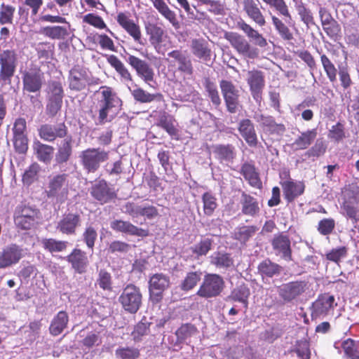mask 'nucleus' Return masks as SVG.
Masks as SVG:
<instances>
[{
    "label": "nucleus",
    "mask_w": 359,
    "mask_h": 359,
    "mask_svg": "<svg viewBox=\"0 0 359 359\" xmlns=\"http://www.w3.org/2000/svg\"><path fill=\"white\" fill-rule=\"evenodd\" d=\"M219 87L227 111L231 114L236 113L240 105L239 90L232 81L225 79L219 81Z\"/></svg>",
    "instance_id": "13"
},
{
    "label": "nucleus",
    "mask_w": 359,
    "mask_h": 359,
    "mask_svg": "<svg viewBox=\"0 0 359 359\" xmlns=\"http://www.w3.org/2000/svg\"><path fill=\"white\" fill-rule=\"evenodd\" d=\"M258 121L263 128H266L271 133H283L285 131V126L283 123H277L273 117L261 114Z\"/></svg>",
    "instance_id": "51"
},
{
    "label": "nucleus",
    "mask_w": 359,
    "mask_h": 359,
    "mask_svg": "<svg viewBox=\"0 0 359 359\" xmlns=\"http://www.w3.org/2000/svg\"><path fill=\"white\" fill-rule=\"evenodd\" d=\"M72 137L68 136L58 145L55 156V161L57 164H63L70 159L72 154Z\"/></svg>",
    "instance_id": "38"
},
{
    "label": "nucleus",
    "mask_w": 359,
    "mask_h": 359,
    "mask_svg": "<svg viewBox=\"0 0 359 359\" xmlns=\"http://www.w3.org/2000/svg\"><path fill=\"white\" fill-rule=\"evenodd\" d=\"M66 260L77 273L82 274L86 272L89 261L86 252L79 248H74L66 257Z\"/></svg>",
    "instance_id": "28"
},
{
    "label": "nucleus",
    "mask_w": 359,
    "mask_h": 359,
    "mask_svg": "<svg viewBox=\"0 0 359 359\" xmlns=\"http://www.w3.org/2000/svg\"><path fill=\"white\" fill-rule=\"evenodd\" d=\"M320 62L325 72L331 82L337 80V69L325 54L320 55Z\"/></svg>",
    "instance_id": "60"
},
{
    "label": "nucleus",
    "mask_w": 359,
    "mask_h": 359,
    "mask_svg": "<svg viewBox=\"0 0 359 359\" xmlns=\"http://www.w3.org/2000/svg\"><path fill=\"white\" fill-rule=\"evenodd\" d=\"M41 244L44 250L50 253H54L66 250L68 242L65 241L56 240L55 238H43Z\"/></svg>",
    "instance_id": "52"
},
{
    "label": "nucleus",
    "mask_w": 359,
    "mask_h": 359,
    "mask_svg": "<svg viewBox=\"0 0 359 359\" xmlns=\"http://www.w3.org/2000/svg\"><path fill=\"white\" fill-rule=\"evenodd\" d=\"M250 295V288L243 283L235 287L227 298L233 302H241L244 304L245 307H248Z\"/></svg>",
    "instance_id": "46"
},
{
    "label": "nucleus",
    "mask_w": 359,
    "mask_h": 359,
    "mask_svg": "<svg viewBox=\"0 0 359 359\" xmlns=\"http://www.w3.org/2000/svg\"><path fill=\"white\" fill-rule=\"evenodd\" d=\"M198 332L197 327L191 323L182 324L176 331L177 342L184 343L188 339Z\"/></svg>",
    "instance_id": "50"
},
{
    "label": "nucleus",
    "mask_w": 359,
    "mask_h": 359,
    "mask_svg": "<svg viewBox=\"0 0 359 359\" xmlns=\"http://www.w3.org/2000/svg\"><path fill=\"white\" fill-rule=\"evenodd\" d=\"M69 322V316L66 311H60L53 318L49 331L53 336H57L60 334L63 330L67 327Z\"/></svg>",
    "instance_id": "43"
},
{
    "label": "nucleus",
    "mask_w": 359,
    "mask_h": 359,
    "mask_svg": "<svg viewBox=\"0 0 359 359\" xmlns=\"http://www.w3.org/2000/svg\"><path fill=\"white\" fill-rule=\"evenodd\" d=\"M334 297L329 294L319 295L313 303V313L316 316H326L333 309Z\"/></svg>",
    "instance_id": "36"
},
{
    "label": "nucleus",
    "mask_w": 359,
    "mask_h": 359,
    "mask_svg": "<svg viewBox=\"0 0 359 359\" xmlns=\"http://www.w3.org/2000/svg\"><path fill=\"white\" fill-rule=\"evenodd\" d=\"M328 137L336 142L342 141L346 137L344 126L340 122L332 126L329 130Z\"/></svg>",
    "instance_id": "64"
},
{
    "label": "nucleus",
    "mask_w": 359,
    "mask_h": 359,
    "mask_svg": "<svg viewBox=\"0 0 359 359\" xmlns=\"http://www.w3.org/2000/svg\"><path fill=\"white\" fill-rule=\"evenodd\" d=\"M258 230L259 228L255 225L242 226L236 229L232 238L241 243H245Z\"/></svg>",
    "instance_id": "49"
},
{
    "label": "nucleus",
    "mask_w": 359,
    "mask_h": 359,
    "mask_svg": "<svg viewBox=\"0 0 359 359\" xmlns=\"http://www.w3.org/2000/svg\"><path fill=\"white\" fill-rule=\"evenodd\" d=\"M89 80L87 71L83 67L76 65L69 71V88L72 90L81 91L86 88Z\"/></svg>",
    "instance_id": "24"
},
{
    "label": "nucleus",
    "mask_w": 359,
    "mask_h": 359,
    "mask_svg": "<svg viewBox=\"0 0 359 359\" xmlns=\"http://www.w3.org/2000/svg\"><path fill=\"white\" fill-rule=\"evenodd\" d=\"M238 27L249 39L254 41L256 46L260 48H265L268 45L267 41L263 35L244 20L238 22Z\"/></svg>",
    "instance_id": "40"
},
{
    "label": "nucleus",
    "mask_w": 359,
    "mask_h": 359,
    "mask_svg": "<svg viewBox=\"0 0 359 359\" xmlns=\"http://www.w3.org/2000/svg\"><path fill=\"white\" fill-rule=\"evenodd\" d=\"M224 38L229 41L231 47L241 56L254 60L259 56L258 48L251 46L250 42L241 34L234 32H226Z\"/></svg>",
    "instance_id": "6"
},
{
    "label": "nucleus",
    "mask_w": 359,
    "mask_h": 359,
    "mask_svg": "<svg viewBox=\"0 0 359 359\" xmlns=\"http://www.w3.org/2000/svg\"><path fill=\"white\" fill-rule=\"evenodd\" d=\"M247 83L253 99L259 103L262 100L263 90L265 87V77L262 71L253 69L248 71Z\"/></svg>",
    "instance_id": "17"
},
{
    "label": "nucleus",
    "mask_w": 359,
    "mask_h": 359,
    "mask_svg": "<svg viewBox=\"0 0 359 359\" xmlns=\"http://www.w3.org/2000/svg\"><path fill=\"white\" fill-rule=\"evenodd\" d=\"M192 54L199 60L208 62L211 60L212 50L207 40L201 37L193 39L190 43Z\"/></svg>",
    "instance_id": "31"
},
{
    "label": "nucleus",
    "mask_w": 359,
    "mask_h": 359,
    "mask_svg": "<svg viewBox=\"0 0 359 359\" xmlns=\"http://www.w3.org/2000/svg\"><path fill=\"white\" fill-rule=\"evenodd\" d=\"M273 8L277 15L270 14L272 25L281 39L291 41L294 37L290 27L294 26L292 14L285 0H262Z\"/></svg>",
    "instance_id": "1"
},
{
    "label": "nucleus",
    "mask_w": 359,
    "mask_h": 359,
    "mask_svg": "<svg viewBox=\"0 0 359 359\" xmlns=\"http://www.w3.org/2000/svg\"><path fill=\"white\" fill-rule=\"evenodd\" d=\"M102 340L99 332H90L81 341L83 346L90 349L102 344Z\"/></svg>",
    "instance_id": "63"
},
{
    "label": "nucleus",
    "mask_w": 359,
    "mask_h": 359,
    "mask_svg": "<svg viewBox=\"0 0 359 359\" xmlns=\"http://www.w3.org/2000/svg\"><path fill=\"white\" fill-rule=\"evenodd\" d=\"M130 90L134 100L140 103L164 101L163 95L160 93H149L140 87H137Z\"/></svg>",
    "instance_id": "41"
},
{
    "label": "nucleus",
    "mask_w": 359,
    "mask_h": 359,
    "mask_svg": "<svg viewBox=\"0 0 359 359\" xmlns=\"http://www.w3.org/2000/svg\"><path fill=\"white\" fill-rule=\"evenodd\" d=\"M111 228L117 232L128 234L130 236L147 237L149 236V230L140 228L129 221L115 219L111 222Z\"/></svg>",
    "instance_id": "26"
},
{
    "label": "nucleus",
    "mask_w": 359,
    "mask_h": 359,
    "mask_svg": "<svg viewBox=\"0 0 359 359\" xmlns=\"http://www.w3.org/2000/svg\"><path fill=\"white\" fill-rule=\"evenodd\" d=\"M81 164L87 173H95L100 168L102 163L109 158V151L100 148H88L81 152Z\"/></svg>",
    "instance_id": "3"
},
{
    "label": "nucleus",
    "mask_w": 359,
    "mask_h": 359,
    "mask_svg": "<svg viewBox=\"0 0 359 359\" xmlns=\"http://www.w3.org/2000/svg\"><path fill=\"white\" fill-rule=\"evenodd\" d=\"M153 4L158 13L168 20L174 28H180V22L175 13L168 7L164 0H154Z\"/></svg>",
    "instance_id": "42"
},
{
    "label": "nucleus",
    "mask_w": 359,
    "mask_h": 359,
    "mask_svg": "<svg viewBox=\"0 0 359 359\" xmlns=\"http://www.w3.org/2000/svg\"><path fill=\"white\" fill-rule=\"evenodd\" d=\"M100 93L98 121L100 124H104L111 122L116 116L123 102L117 93L110 86H101Z\"/></svg>",
    "instance_id": "2"
},
{
    "label": "nucleus",
    "mask_w": 359,
    "mask_h": 359,
    "mask_svg": "<svg viewBox=\"0 0 359 359\" xmlns=\"http://www.w3.org/2000/svg\"><path fill=\"white\" fill-rule=\"evenodd\" d=\"M83 22L88 24L98 29H105L111 36H114V33L107 27L104 20L100 15L94 13H88L83 17Z\"/></svg>",
    "instance_id": "56"
},
{
    "label": "nucleus",
    "mask_w": 359,
    "mask_h": 359,
    "mask_svg": "<svg viewBox=\"0 0 359 359\" xmlns=\"http://www.w3.org/2000/svg\"><path fill=\"white\" fill-rule=\"evenodd\" d=\"M67 174H58L54 176L49 182L47 196L50 197H57L64 185L67 186Z\"/></svg>",
    "instance_id": "44"
},
{
    "label": "nucleus",
    "mask_w": 359,
    "mask_h": 359,
    "mask_svg": "<svg viewBox=\"0 0 359 359\" xmlns=\"http://www.w3.org/2000/svg\"><path fill=\"white\" fill-rule=\"evenodd\" d=\"M105 57L107 62L118 74L121 81L124 83L133 81V78L130 72L116 55H105Z\"/></svg>",
    "instance_id": "35"
},
{
    "label": "nucleus",
    "mask_w": 359,
    "mask_h": 359,
    "mask_svg": "<svg viewBox=\"0 0 359 359\" xmlns=\"http://www.w3.org/2000/svg\"><path fill=\"white\" fill-rule=\"evenodd\" d=\"M210 264L219 269H229L233 265V259L230 253L218 251L210 257Z\"/></svg>",
    "instance_id": "47"
},
{
    "label": "nucleus",
    "mask_w": 359,
    "mask_h": 359,
    "mask_svg": "<svg viewBox=\"0 0 359 359\" xmlns=\"http://www.w3.org/2000/svg\"><path fill=\"white\" fill-rule=\"evenodd\" d=\"M241 214L250 217L259 215L260 207L258 200L249 194L243 191L240 200Z\"/></svg>",
    "instance_id": "32"
},
{
    "label": "nucleus",
    "mask_w": 359,
    "mask_h": 359,
    "mask_svg": "<svg viewBox=\"0 0 359 359\" xmlns=\"http://www.w3.org/2000/svg\"><path fill=\"white\" fill-rule=\"evenodd\" d=\"M174 122L173 116L163 111L159 116L156 125L165 130L170 136L175 137L178 135V130L175 126Z\"/></svg>",
    "instance_id": "48"
},
{
    "label": "nucleus",
    "mask_w": 359,
    "mask_h": 359,
    "mask_svg": "<svg viewBox=\"0 0 359 359\" xmlns=\"http://www.w3.org/2000/svg\"><path fill=\"white\" fill-rule=\"evenodd\" d=\"M126 61L145 83L150 85L155 81L154 69L148 62L133 55H129Z\"/></svg>",
    "instance_id": "15"
},
{
    "label": "nucleus",
    "mask_w": 359,
    "mask_h": 359,
    "mask_svg": "<svg viewBox=\"0 0 359 359\" xmlns=\"http://www.w3.org/2000/svg\"><path fill=\"white\" fill-rule=\"evenodd\" d=\"M33 150L39 161L48 164L50 163L53 158L55 149L51 145L36 140L33 143Z\"/></svg>",
    "instance_id": "39"
},
{
    "label": "nucleus",
    "mask_w": 359,
    "mask_h": 359,
    "mask_svg": "<svg viewBox=\"0 0 359 359\" xmlns=\"http://www.w3.org/2000/svg\"><path fill=\"white\" fill-rule=\"evenodd\" d=\"M309 289V283L306 280H294L283 283L278 288L279 297L285 302H292L297 299Z\"/></svg>",
    "instance_id": "12"
},
{
    "label": "nucleus",
    "mask_w": 359,
    "mask_h": 359,
    "mask_svg": "<svg viewBox=\"0 0 359 359\" xmlns=\"http://www.w3.org/2000/svg\"><path fill=\"white\" fill-rule=\"evenodd\" d=\"M38 131L39 136L41 140L49 142H53L57 138L67 137L68 128L65 122H62L56 125L45 123L39 127Z\"/></svg>",
    "instance_id": "19"
},
{
    "label": "nucleus",
    "mask_w": 359,
    "mask_h": 359,
    "mask_svg": "<svg viewBox=\"0 0 359 359\" xmlns=\"http://www.w3.org/2000/svg\"><path fill=\"white\" fill-rule=\"evenodd\" d=\"M343 202L341 208L344 215L347 217L357 222L359 218V187L356 185H348L343 191Z\"/></svg>",
    "instance_id": "8"
},
{
    "label": "nucleus",
    "mask_w": 359,
    "mask_h": 359,
    "mask_svg": "<svg viewBox=\"0 0 359 359\" xmlns=\"http://www.w3.org/2000/svg\"><path fill=\"white\" fill-rule=\"evenodd\" d=\"M203 212L207 216H211L217 207V199L210 192H205L202 196Z\"/></svg>",
    "instance_id": "61"
},
{
    "label": "nucleus",
    "mask_w": 359,
    "mask_h": 359,
    "mask_svg": "<svg viewBox=\"0 0 359 359\" xmlns=\"http://www.w3.org/2000/svg\"><path fill=\"white\" fill-rule=\"evenodd\" d=\"M238 130L250 147H256L258 138L253 122L249 118L241 119L238 124Z\"/></svg>",
    "instance_id": "29"
},
{
    "label": "nucleus",
    "mask_w": 359,
    "mask_h": 359,
    "mask_svg": "<svg viewBox=\"0 0 359 359\" xmlns=\"http://www.w3.org/2000/svg\"><path fill=\"white\" fill-rule=\"evenodd\" d=\"M213 240L210 238H203L198 243L191 248V251L196 257L205 256L212 249Z\"/></svg>",
    "instance_id": "53"
},
{
    "label": "nucleus",
    "mask_w": 359,
    "mask_h": 359,
    "mask_svg": "<svg viewBox=\"0 0 359 359\" xmlns=\"http://www.w3.org/2000/svg\"><path fill=\"white\" fill-rule=\"evenodd\" d=\"M285 199L288 202H293L297 198L302 196L305 190V184L302 181L292 180L280 182Z\"/></svg>",
    "instance_id": "30"
},
{
    "label": "nucleus",
    "mask_w": 359,
    "mask_h": 359,
    "mask_svg": "<svg viewBox=\"0 0 359 359\" xmlns=\"http://www.w3.org/2000/svg\"><path fill=\"white\" fill-rule=\"evenodd\" d=\"M81 217L79 212L65 213L56 225V229L62 234L75 235L81 226Z\"/></svg>",
    "instance_id": "20"
},
{
    "label": "nucleus",
    "mask_w": 359,
    "mask_h": 359,
    "mask_svg": "<svg viewBox=\"0 0 359 359\" xmlns=\"http://www.w3.org/2000/svg\"><path fill=\"white\" fill-rule=\"evenodd\" d=\"M257 269L262 276L272 278L280 273L282 267L279 264L273 262L271 259H266L259 264Z\"/></svg>",
    "instance_id": "45"
},
{
    "label": "nucleus",
    "mask_w": 359,
    "mask_h": 359,
    "mask_svg": "<svg viewBox=\"0 0 359 359\" xmlns=\"http://www.w3.org/2000/svg\"><path fill=\"white\" fill-rule=\"evenodd\" d=\"M39 210L27 205L17 207L14 222L16 226L22 230H29L38 224Z\"/></svg>",
    "instance_id": "9"
},
{
    "label": "nucleus",
    "mask_w": 359,
    "mask_h": 359,
    "mask_svg": "<svg viewBox=\"0 0 359 359\" xmlns=\"http://www.w3.org/2000/svg\"><path fill=\"white\" fill-rule=\"evenodd\" d=\"M44 74L37 65H32L22 74L23 90L28 93L39 92L42 88Z\"/></svg>",
    "instance_id": "14"
},
{
    "label": "nucleus",
    "mask_w": 359,
    "mask_h": 359,
    "mask_svg": "<svg viewBox=\"0 0 359 359\" xmlns=\"http://www.w3.org/2000/svg\"><path fill=\"white\" fill-rule=\"evenodd\" d=\"M168 60L177 67V71L187 76H192L194 68L190 55L187 50L174 49L168 53Z\"/></svg>",
    "instance_id": "10"
},
{
    "label": "nucleus",
    "mask_w": 359,
    "mask_h": 359,
    "mask_svg": "<svg viewBox=\"0 0 359 359\" xmlns=\"http://www.w3.org/2000/svg\"><path fill=\"white\" fill-rule=\"evenodd\" d=\"M18 66V55L15 50L7 49L0 52V83L2 86L11 84Z\"/></svg>",
    "instance_id": "7"
},
{
    "label": "nucleus",
    "mask_w": 359,
    "mask_h": 359,
    "mask_svg": "<svg viewBox=\"0 0 359 359\" xmlns=\"http://www.w3.org/2000/svg\"><path fill=\"white\" fill-rule=\"evenodd\" d=\"M224 287L225 282L222 276L217 273H206L196 295L204 299L215 298L222 294Z\"/></svg>",
    "instance_id": "4"
},
{
    "label": "nucleus",
    "mask_w": 359,
    "mask_h": 359,
    "mask_svg": "<svg viewBox=\"0 0 359 359\" xmlns=\"http://www.w3.org/2000/svg\"><path fill=\"white\" fill-rule=\"evenodd\" d=\"M201 273L199 271L188 272L180 283V289L188 292L194 289L201 280Z\"/></svg>",
    "instance_id": "54"
},
{
    "label": "nucleus",
    "mask_w": 359,
    "mask_h": 359,
    "mask_svg": "<svg viewBox=\"0 0 359 359\" xmlns=\"http://www.w3.org/2000/svg\"><path fill=\"white\" fill-rule=\"evenodd\" d=\"M115 355L118 359H137L140 350L133 346H120L115 351Z\"/></svg>",
    "instance_id": "59"
},
{
    "label": "nucleus",
    "mask_w": 359,
    "mask_h": 359,
    "mask_svg": "<svg viewBox=\"0 0 359 359\" xmlns=\"http://www.w3.org/2000/svg\"><path fill=\"white\" fill-rule=\"evenodd\" d=\"M341 348L345 355L351 359H359V350L355 341L351 339H346L341 343Z\"/></svg>",
    "instance_id": "62"
},
{
    "label": "nucleus",
    "mask_w": 359,
    "mask_h": 359,
    "mask_svg": "<svg viewBox=\"0 0 359 359\" xmlns=\"http://www.w3.org/2000/svg\"><path fill=\"white\" fill-rule=\"evenodd\" d=\"M271 245L276 255H281L285 260H292V250L290 240L287 235L280 233L273 236Z\"/></svg>",
    "instance_id": "27"
},
{
    "label": "nucleus",
    "mask_w": 359,
    "mask_h": 359,
    "mask_svg": "<svg viewBox=\"0 0 359 359\" xmlns=\"http://www.w3.org/2000/svg\"><path fill=\"white\" fill-rule=\"evenodd\" d=\"M317 134V130L316 128L302 132L291 144V147L294 150H304L308 149L316 140Z\"/></svg>",
    "instance_id": "37"
},
{
    "label": "nucleus",
    "mask_w": 359,
    "mask_h": 359,
    "mask_svg": "<svg viewBox=\"0 0 359 359\" xmlns=\"http://www.w3.org/2000/svg\"><path fill=\"white\" fill-rule=\"evenodd\" d=\"M239 172L251 187L259 189L262 188L259 173L252 161L242 163Z\"/></svg>",
    "instance_id": "25"
},
{
    "label": "nucleus",
    "mask_w": 359,
    "mask_h": 359,
    "mask_svg": "<svg viewBox=\"0 0 359 359\" xmlns=\"http://www.w3.org/2000/svg\"><path fill=\"white\" fill-rule=\"evenodd\" d=\"M213 154L220 163H232L236 156V148L231 144L214 145Z\"/></svg>",
    "instance_id": "33"
},
{
    "label": "nucleus",
    "mask_w": 359,
    "mask_h": 359,
    "mask_svg": "<svg viewBox=\"0 0 359 359\" xmlns=\"http://www.w3.org/2000/svg\"><path fill=\"white\" fill-rule=\"evenodd\" d=\"M243 11L248 17L259 27H263L266 25L265 16L259 5L254 0H244Z\"/></svg>",
    "instance_id": "34"
},
{
    "label": "nucleus",
    "mask_w": 359,
    "mask_h": 359,
    "mask_svg": "<svg viewBox=\"0 0 359 359\" xmlns=\"http://www.w3.org/2000/svg\"><path fill=\"white\" fill-rule=\"evenodd\" d=\"M40 32L52 39H65L68 34L66 27L62 26H47L43 27Z\"/></svg>",
    "instance_id": "57"
},
{
    "label": "nucleus",
    "mask_w": 359,
    "mask_h": 359,
    "mask_svg": "<svg viewBox=\"0 0 359 359\" xmlns=\"http://www.w3.org/2000/svg\"><path fill=\"white\" fill-rule=\"evenodd\" d=\"M170 278L162 273L152 275L149 280L150 299L153 303H158L163 299V292L169 287Z\"/></svg>",
    "instance_id": "16"
},
{
    "label": "nucleus",
    "mask_w": 359,
    "mask_h": 359,
    "mask_svg": "<svg viewBox=\"0 0 359 359\" xmlns=\"http://www.w3.org/2000/svg\"><path fill=\"white\" fill-rule=\"evenodd\" d=\"M90 195L101 204L107 203L117 196L114 189L111 187L104 179L100 180L92 185Z\"/></svg>",
    "instance_id": "21"
},
{
    "label": "nucleus",
    "mask_w": 359,
    "mask_h": 359,
    "mask_svg": "<svg viewBox=\"0 0 359 359\" xmlns=\"http://www.w3.org/2000/svg\"><path fill=\"white\" fill-rule=\"evenodd\" d=\"M23 257L22 248L15 243L4 248L0 252V269L18 264Z\"/></svg>",
    "instance_id": "23"
},
{
    "label": "nucleus",
    "mask_w": 359,
    "mask_h": 359,
    "mask_svg": "<svg viewBox=\"0 0 359 359\" xmlns=\"http://www.w3.org/2000/svg\"><path fill=\"white\" fill-rule=\"evenodd\" d=\"M144 28L150 44L156 50H159L163 45L170 40L167 31L158 23L148 22L145 24Z\"/></svg>",
    "instance_id": "18"
},
{
    "label": "nucleus",
    "mask_w": 359,
    "mask_h": 359,
    "mask_svg": "<svg viewBox=\"0 0 359 359\" xmlns=\"http://www.w3.org/2000/svg\"><path fill=\"white\" fill-rule=\"evenodd\" d=\"M348 250L346 246L332 248L325 254L326 259L339 265L341 260L347 257Z\"/></svg>",
    "instance_id": "58"
},
{
    "label": "nucleus",
    "mask_w": 359,
    "mask_h": 359,
    "mask_svg": "<svg viewBox=\"0 0 359 359\" xmlns=\"http://www.w3.org/2000/svg\"><path fill=\"white\" fill-rule=\"evenodd\" d=\"M118 24L137 43L142 44V31L140 25L130 18L129 13L119 12L116 15Z\"/></svg>",
    "instance_id": "22"
},
{
    "label": "nucleus",
    "mask_w": 359,
    "mask_h": 359,
    "mask_svg": "<svg viewBox=\"0 0 359 359\" xmlns=\"http://www.w3.org/2000/svg\"><path fill=\"white\" fill-rule=\"evenodd\" d=\"M48 102L46 113L50 116H55L60 111L64 97V90L60 81H52L48 86Z\"/></svg>",
    "instance_id": "11"
},
{
    "label": "nucleus",
    "mask_w": 359,
    "mask_h": 359,
    "mask_svg": "<svg viewBox=\"0 0 359 359\" xmlns=\"http://www.w3.org/2000/svg\"><path fill=\"white\" fill-rule=\"evenodd\" d=\"M118 302L126 312L136 313L142 304L140 288L134 284H128L118 297Z\"/></svg>",
    "instance_id": "5"
},
{
    "label": "nucleus",
    "mask_w": 359,
    "mask_h": 359,
    "mask_svg": "<svg viewBox=\"0 0 359 359\" xmlns=\"http://www.w3.org/2000/svg\"><path fill=\"white\" fill-rule=\"evenodd\" d=\"M203 86L213 105L216 107L221 104V98L216 84L209 77L204 78Z\"/></svg>",
    "instance_id": "55"
}]
</instances>
